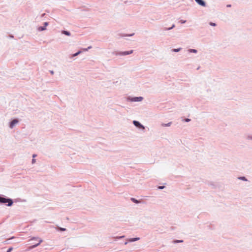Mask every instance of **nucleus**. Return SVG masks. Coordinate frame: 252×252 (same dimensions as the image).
<instances>
[{
    "instance_id": "30",
    "label": "nucleus",
    "mask_w": 252,
    "mask_h": 252,
    "mask_svg": "<svg viewBox=\"0 0 252 252\" xmlns=\"http://www.w3.org/2000/svg\"><path fill=\"white\" fill-rule=\"evenodd\" d=\"M226 7H231V4H227L226 5Z\"/></svg>"
},
{
    "instance_id": "16",
    "label": "nucleus",
    "mask_w": 252,
    "mask_h": 252,
    "mask_svg": "<svg viewBox=\"0 0 252 252\" xmlns=\"http://www.w3.org/2000/svg\"><path fill=\"white\" fill-rule=\"evenodd\" d=\"M238 179L240 180H242V181H248V179H247V178L245 176H240L239 177H238Z\"/></svg>"
},
{
    "instance_id": "3",
    "label": "nucleus",
    "mask_w": 252,
    "mask_h": 252,
    "mask_svg": "<svg viewBox=\"0 0 252 252\" xmlns=\"http://www.w3.org/2000/svg\"><path fill=\"white\" fill-rule=\"evenodd\" d=\"M143 99V97L142 96H128L127 97V100L130 102H139L142 101Z\"/></svg>"
},
{
    "instance_id": "14",
    "label": "nucleus",
    "mask_w": 252,
    "mask_h": 252,
    "mask_svg": "<svg viewBox=\"0 0 252 252\" xmlns=\"http://www.w3.org/2000/svg\"><path fill=\"white\" fill-rule=\"evenodd\" d=\"M56 229L59 231H65L66 230V228H63V227H61L58 226H57Z\"/></svg>"
},
{
    "instance_id": "27",
    "label": "nucleus",
    "mask_w": 252,
    "mask_h": 252,
    "mask_svg": "<svg viewBox=\"0 0 252 252\" xmlns=\"http://www.w3.org/2000/svg\"><path fill=\"white\" fill-rule=\"evenodd\" d=\"M92 48V46H89L87 48H86V49H84V50L85 51H87L88 50V49H90Z\"/></svg>"
},
{
    "instance_id": "29",
    "label": "nucleus",
    "mask_w": 252,
    "mask_h": 252,
    "mask_svg": "<svg viewBox=\"0 0 252 252\" xmlns=\"http://www.w3.org/2000/svg\"><path fill=\"white\" fill-rule=\"evenodd\" d=\"M35 162V159L34 158H33L32 159V163H34Z\"/></svg>"
},
{
    "instance_id": "31",
    "label": "nucleus",
    "mask_w": 252,
    "mask_h": 252,
    "mask_svg": "<svg viewBox=\"0 0 252 252\" xmlns=\"http://www.w3.org/2000/svg\"><path fill=\"white\" fill-rule=\"evenodd\" d=\"M50 72L51 74H54V72L53 70H50Z\"/></svg>"
},
{
    "instance_id": "34",
    "label": "nucleus",
    "mask_w": 252,
    "mask_h": 252,
    "mask_svg": "<svg viewBox=\"0 0 252 252\" xmlns=\"http://www.w3.org/2000/svg\"><path fill=\"white\" fill-rule=\"evenodd\" d=\"M200 67H198L197 68V70H198L199 69Z\"/></svg>"
},
{
    "instance_id": "19",
    "label": "nucleus",
    "mask_w": 252,
    "mask_h": 252,
    "mask_svg": "<svg viewBox=\"0 0 252 252\" xmlns=\"http://www.w3.org/2000/svg\"><path fill=\"white\" fill-rule=\"evenodd\" d=\"M181 50H182V48L180 47V48H178L177 49H176V48L172 49L171 51L173 52H178L180 51Z\"/></svg>"
},
{
    "instance_id": "24",
    "label": "nucleus",
    "mask_w": 252,
    "mask_h": 252,
    "mask_svg": "<svg viewBox=\"0 0 252 252\" xmlns=\"http://www.w3.org/2000/svg\"><path fill=\"white\" fill-rule=\"evenodd\" d=\"M125 237L124 235L121 236H118L116 238V239H121Z\"/></svg>"
},
{
    "instance_id": "10",
    "label": "nucleus",
    "mask_w": 252,
    "mask_h": 252,
    "mask_svg": "<svg viewBox=\"0 0 252 252\" xmlns=\"http://www.w3.org/2000/svg\"><path fill=\"white\" fill-rule=\"evenodd\" d=\"M62 33H63L65 35H67V36H70L71 35V33L69 31H65V30L62 31Z\"/></svg>"
},
{
    "instance_id": "17",
    "label": "nucleus",
    "mask_w": 252,
    "mask_h": 252,
    "mask_svg": "<svg viewBox=\"0 0 252 252\" xmlns=\"http://www.w3.org/2000/svg\"><path fill=\"white\" fill-rule=\"evenodd\" d=\"M188 51L189 53H197V50L196 49H189L188 50Z\"/></svg>"
},
{
    "instance_id": "15",
    "label": "nucleus",
    "mask_w": 252,
    "mask_h": 252,
    "mask_svg": "<svg viewBox=\"0 0 252 252\" xmlns=\"http://www.w3.org/2000/svg\"><path fill=\"white\" fill-rule=\"evenodd\" d=\"M82 53V51L81 50H79L77 52H76L75 53L72 54L71 55V58H73V57H75L78 55H79L80 54H81Z\"/></svg>"
},
{
    "instance_id": "22",
    "label": "nucleus",
    "mask_w": 252,
    "mask_h": 252,
    "mask_svg": "<svg viewBox=\"0 0 252 252\" xmlns=\"http://www.w3.org/2000/svg\"><path fill=\"white\" fill-rule=\"evenodd\" d=\"M209 25L211 26H213V27H215L217 26V24L215 23H213V22H210L209 23Z\"/></svg>"
},
{
    "instance_id": "18",
    "label": "nucleus",
    "mask_w": 252,
    "mask_h": 252,
    "mask_svg": "<svg viewBox=\"0 0 252 252\" xmlns=\"http://www.w3.org/2000/svg\"><path fill=\"white\" fill-rule=\"evenodd\" d=\"M172 124V122H169L167 124H164V123H162L161 124V126L163 127H165V126H170Z\"/></svg>"
},
{
    "instance_id": "23",
    "label": "nucleus",
    "mask_w": 252,
    "mask_h": 252,
    "mask_svg": "<svg viewBox=\"0 0 252 252\" xmlns=\"http://www.w3.org/2000/svg\"><path fill=\"white\" fill-rule=\"evenodd\" d=\"M191 121V120L189 118H185L183 120V121L185 122H189Z\"/></svg>"
},
{
    "instance_id": "26",
    "label": "nucleus",
    "mask_w": 252,
    "mask_h": 252,
    "mask_svg": "<svg viewBox=\"0 0 252 252\" xmlns=\"http://www.w3.org/2000/svg\"><path fill=\"white\" fill-rule=\"evenodd\" d=\"M181 24H185L186 22V20H181L179 21Z\"/></svg>"
},
{
    "instance_id": "13",
    "label": "nucleus",
    "mask_w": 252,
    "mask_h": 252,
    "mask_svg": "<svg viewBox=\"0 0 252 252\" xmlns=\"http://www.w3.org/2000/svg\"><path fill=\"white\" fill-rule=\"evenodd\" d=\"M130 200H131L132 202H133V203H136V204H138L140 202V200H138L133 197H131L130 198Z\"/></svg>"
},
{
    "instance_id": "21",
    "label": "nucleus",
    "mask_w": 252,
    "mask_h": 252,
    "mask_svg": "<svg viewBox=\"0 0 252 252\" xmlns=\"http://www.w3.org/2000/svg\"><path fill=\"white\" fill-rule=\"evenodd\" d=\"M165 188V187L164 186H158L157 189H164Z\"/></svg>"
},
{
    "instance_id": "35",
    "label": "nucleus",
    "mask_w": 252,
    "mask_h": 252,
    "mask_svg": "<svg viewBox=\"0 0 252 252\" xmlns=\"http://www.w3.org/2000/svg\"><path fill=\"white\" fill-rule=\"evenodd\" d=\"M66 220H69V219H68V217H66Z\"/></svg>"
},
{
    "instance_id": "1",
    "label": "nucleus",
    "mask_w": 252,
    "mask_h": 252,
    "mask_svg": "<svg viewBox=\"0 0 252 252\" xmlns=\"http://www.w3.org/2000/svg\"><path fill=\"white\" fill-rule=\"evenodd\" d=\"M13 202L14 201L12 199L4 195L0 194V204H3L8 207H10L12 206Z\"/></svg>"
},
{
    "instance_id": "7",
    "label": "nucleus",
    "mask_w": 252,
    "mask_h": 252,
    "mask_svg": "<svg viewBox=\"0 0 252 252\" xmlns=\"http://www.w3.org/2000/svg\"><path fill=\"white\" fill-rule=\"evenodd\" d=\"M49 25V23L45 22L43 23V26H40L38 28L37 30L39 32H42L46 30V27Z\"/></svg>"
},
{
    "instance_id": "20",
    "label": "nucleus",
    "mask_w": 252,
    "mask_h": 252,
    "mask_svg": "<svg viewBox=\"0 0 252 252\" xmlns=\"http://www.w3.org/2000/svg\"><path fill=\"white\" fill-rule=\"evenodd\" d=\"M183 242V240H175L173 241V243L174 244H176V243H182Z\"/></svg>"
},
{
    "instance_id": "28",
    "label": "nucleus",
    "mask_w": 252,
    "mask_h": 252,
    "mask_svg": "<svg viewBox=\"0 0 252 252\" xmlns=\"http://www.w3.org/2000/svg\"><path fill=\"white\" fill-rule=\"evenodd\" d=\"M247 139L249 140H252V135H248Z\"/></svg>"
},
{
    "instance_id": "25",
    "label": "nucleus",
    "mask_w": 252,
    "mask_h": 252,
    "mask_svg": "<svg viewBox=\"0 0 252 252\" xmlns=\"http://www.w3.org/2000/svg\"><path fill=\"white\" fill-rule=\"evenodd\" d=\"M12 250H13V248H12V247H9V248L7 249V250L6 252H11L12 251Z\"/></svg>"
},
{
    "instance_id": "12",
    "label": "nucleus",
    "mask_w": 252,
    "mask_h": 252,
    "mask_svg": "<svg viewBox=\"0 0 252 252\" xmlns=\"http://www.w3.org/2000/svg\"><path fill=\"white\" fill-rule=\"evenodd\" d=\"M175 25L174 24H172V25L171 26V27H169V28H163V30L164 31H169V30H171L172 29H173L174 28H175Z\"/></svg>"
},
{
    "instance_id": "36",
    "label": "nucleus",
    "mask_w": 252,
    "mask_h": 252,
    "mask_svg": "<svg viewBox=\"0 0 252 252\" xmlns=\"http://www.w3.org/2000/svg\"><path fill=\"white\" fill-rule=\"evenodd\" d=\"M10 37H13V35L10 36Z\"/></svg>"
},
{
    "instance_id": "2",
    "label": "nucleus",
    "mask_w": 252,
    "mask_h": 252,
    "mask_svg": "<svg viewBox=\"0 0 252 252\" xmlns=\"http://www.w3.org/2000/svg\"><path fill=\"white\" fill-rule=\"evenodd\" d=\"M133 50L126 51H114L112 52V54L116 56H126L133 53Z\"/></svg>"
},
{
    "instance_id": "9",
    "label": "nucleus",
    "mask_w": 252,
    "mask_h": 252,
    "mask_svg": "<svg viewBox=\"0 0 252 252\" xmlns=\"http://www.w3.org/2000/svg\"><path fill=\"white\" fill-rule=\"evenodd\" d=\"M140 239V238L139 237H134V238H131L128 239L129 242H134L136 241H138Z\"/></svg>"
},
{
    "instance_id": "11",
    "label": "nucleus",
    "mask_w": 252,
    "mask_h": 252,
    "mask_svg": "<svg viewBox=\"0 0 252 252\" xmlns=\"http://www.w3.org/2000/svg\"><path fill=\"white\" fill-rule=\"evenodd\" d=\"M134 34V33L130 34H120V35L121 37H123L125 36H132Z\"/></svg>"
},
{
    "instance_id": "32",
    "label": "nucleus",
    "mask_w": 252,
    "mask_h": 252,
    "mask_svg": "<svg viewBox=\"0 0 252 252\" xmlns=\"http://www.w3.org/2000/svg\"><path fill=\"white\" fill-rule=\"evenodd\" d=\"M36 156H37V155H36V154H33V155H32V158H34L35 157H36Z\"/></svg>"
},
{
    "instance_id": "5",
    "label": "nucleus",
    "mask_w": 252,
    "mask_h": 252,
    "mask_svg": "<svg viewBox=\"0 0 252 252\" xmlns=\"http://www.w3.org/2000/svg\"><path fill=\"white\" fill-rule=\"evenodd\" d=\"M19 121L17 118L12 119L9 123V127L10 128H13L15 126V125L19 123Z\"/></svg>"
},
{
    "instance_id": "8",
    "label": "nucleus",
    "mask_w": 252,
    "mask_h": 252,
    "mask_svg": "<svg viewBox=\"0 0 252 252\" xmlns=\"http://www.w3.org/2000/svg\"><path fill=\"white\" fill-rule=\"evenodd\" d=\"M199 5L203 7L206 6V2L204 0H194Z\"/></svg>"
},
{
    "instance_id": "4",
    "label": "nucleus",
    "mask_w": 252,
    "mask_h": 252,
    "mask_svg": "<svg viewBox=\"0 0 252 252\" xmlns=\"http://www.w3.org/2000/svg\"><path fill=\"white\" fill-rule=\"evenodd\" d=\"M37 239H39V241L36 244H32V245L30 247H29V249L30 250L31 249H34L36 247H37V246H38L43 241V240L42 239H39V238L38 237H32L31 239V241H33V240H36Z\"/></svg>"
},
{
    "instance_id": "6",
    "label": "nucleus",
    "mask_w": 252,
    "mask_h": 252,
    "mask_svg": "<svg viewBox=\"0 0 252 252\" xmlns=\"http://www.w3.org/2000/svg\"><path fill=\"white\" fill-rule=\"evenodd\" d=\"M132 123L134 126H135L136 127L139 129H145V126L143 125H142L139 121L134 120L133 121Z\"/></svg>"
},
{
    "instance_id": "33",
    "label": "nucleus",
    "mask_w": 252,
    "mask_h": 252,
    "mask_svg": "<svg viewBox=\"0 0 252 252\" xmlns=\"http://www.w3.org/2000/svg\"><path fill=\"white\" fill-rule=\"evenodd\" d=\"M128 243V242H125V245H126Z\"/></svg>"
}]
</instances>
